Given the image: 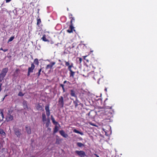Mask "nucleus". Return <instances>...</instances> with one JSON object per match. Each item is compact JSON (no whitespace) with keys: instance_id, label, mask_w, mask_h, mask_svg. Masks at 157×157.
Masks as SVG:
<instances>
[{"instance_id":"nucleus-52","label":"nucleus","mask_w":157,"mask_h":157,"mask_svg":"<svg viewBox=\"0 0 157 157\" xmlns=\"http://www.w3.org/2000/svg\"><path fill=\"white\" fill-rule=\"evenodd\" d=\"M66 82H67V81H64V82L63 83H66Z\"/></svg>"},{"instance_id":"nucleus-59","label":"nucleus","mask_w":157,"mask_h":157,"mask_svg":"<svg viewBox=\"0 0 157 157\" xmlns=\"http://www.w3.org/2000/svg\"><path fill=\"white\" fill-rule=\"evenodd\" d=\"M93 50H91L90 51V52H93Z\"/></svg>"},{"instance_id":"nucleus-33","label":"nucleus","mask_w":157,"mask_h":157,"mask_svg":"<svg viewBox=\"0 0 157 157\" xmlns=\"http://www.w3.org/2000/svg\"><path fill=\"white\" fill-rule=\"evenodd\" d=\"M41 69H40L39 70V72L38 73V76H39L40 75V72L41 71Z\"/></svg>"},{"instance_id":"nucleus-2","label":"nucleus","mask_w":157,"mask_h":157,"mask_svg":"<svg viewBox=\"0 0 157 157\" xmlns=\"http://www.w3.org/2000/svg\"><path fill=\"white\" fill-rule=\"evenodd\" d=\"M8 71V68H5L3 69L0 75V82H1L6 75V73Z\"/></svg>"},{"instance_id":"nucleus-48","label":"nucleus","mask_w":157,"mask_h":157,"mask_svg":"<svg viewBox=\"0 0 157 157\" xmlns=\"http://www.w3.org/2000/svg\"><path fill=\"white\" fill-rule=\"evenodd\" d=\"M76 152L77 153V154H78V151H76Z\"/></svg>"},{"instance_id":"nucleus-37","label":"nucleus","mask_w":157,"mask_h":157,"mask_svg":"<svg viewBox=\"0 0 157 157\" xmlns=\"http://www.w3.org/2000/svg\"><path fill=\"white\" fill-rule=\"evenodd\" d=\"M74 132H75L76 133H78V131L76 129H74Z\"/></svg>"},{"instance_id":"nucleus-26","label":"nucleus","mask_w":157,"mask_h":157,"mask_svg":"<svg viewBox=\"0 0 157 157\" xmlns=\"http://www.w3.org/2000/svg\"><path fill=\"white\" fill-rule=\"evenodd\" d=\"M34 63H35L36 64L38 65V63H39L38 59H35L34 61Z\"/></svg>"},{"instance_id":"nucleus-47","label":"nucleus","mask_w":157,"mask_h":157,"mask_svg":"<svg viewBox=\"0 0 157 157\" xmlns=\"http://www.w3.org/2000/svg\"><path fill=\"white\" fill-rule=\"evenodd\" d=\"M7 50H8L7 49H5L4 50H3V51L5 52L7 51Z\"/></svg>"},{"instance_id":"nucleus-15","label":"nucleus","mask_w":157,"mask_h":157,"mask_svg":"<svg viewBox=\"0 0 157 157\" xmlns=\"http://www.w3.org/2000/svg\"><path fill=\"white\" fill-rule=\"evenodd\" d=\"M0 134L4 136H5L6 135V133L2 129H0Z\"/></svg>"},{"instance_id":"nucleus-19","label":"nucleus","mask_w":157,"mask_h":157,"mask_svg":"<svg viewBox=\"0 0 157 157\" xmlns=\"http://www.w3.org/2000/svg\"><path fill=\"white\" fill-rule=\"evenodd\" d=\"M61 141V140L57 138L56 141V144H60V142Z\"/></svg>"},{"instance_id":"nucleus-36","label":"nucleus","mask_w":157,"mask_h":157,"mask_svg":"<svg viewBox=\"0 0 157 157\" xmlns=\"http://www.w3.org/2000/svg\"><path fill=\"white\" fill-rule=\"evenodd\" d=\"M72 65H69V67H68V69L70 71H71V67H72Z\"/></svg>"},{"instance_id":"nucleus-13","label":"nucleus","mask_w":157,"mask_h":157,"mask_svg":"<svg viewBox=\"0 0 157 157\" xmlns=\"http://www.w3.org/2000/svg\"><path fill=\"white\" fill-rule=\"evenodd\" d=\"M59 104L61 105L62 107L63 106V98L62 97H61L59 98Z\"/></svg>"},{"instance_id":"nucleus-21","label":"nucleus","mask_w":157,"mask_h":157,"mask_svg":"<svg viewBox=\"0 0 157 157\" xmlns=\"http://www.w3.org/2000/svg\"><path fill=\"white\" fill-rule=\"evenodd\" d=\"M71 94L72 96L77 97L76 96V95H75L74 92L73 90H71Z\"/></svg>"},{"instance_id":"nucleus-50","label":"nucleus","mask_w":157,"mask_h":157,"mask_svg":"<svg viewBox=\"0 0 157 157\" xmlns=\"http://www.w3.org/2000/svg\"><path fill=\"white\" fill-rule=\"evenodd\" d=\"M82 60V59L81 58H79V60H80V61H81Z\"/></svg>"},{"instance_id":"nucleus-24","label":"nucleus","mask_w":157,"mask_h":157,"mask_svg":"<svg viewBox=\"0 0 157 157\" xmlns=\"http://www.w3.org/2000/svg\"><path fill=\"white\" fill-rule=\"evenodd\" d=\"M83 45V47H86L85 46L86 45V44H83V43H82V42H81V44H79V45L80 46V47H81L82 45Z\"/></svg>"},{"instance_id":"nucleus-12","label":"nucleus","mask_w":157,"mask_h":157,"mask_svg":"<svg viewBox=\"0 0 157 157\" xmlns=\"http://www.w3.org/2000/svg\"><path fill=\"white\" fill-rule=\"evenodd\" d=\"M27 133L29 134H31V131L30 128V127L26 126L25 127Z\"/></svg>"},{"instance_id":"nucleus-4","label":"nucleus","mask_w":157,"mask_h":157,"mask_svg":"<svg viewBox=\"0 0 157 157\" xmlns=\"http://www.w3.org/2000/svg\"><path fill=\"white\" fill-rule=\"evenodd\" d=\"M21 130L18 128H15L14 129V131L15 134L18 137H20L21 135Z\"/></svg>"},{"instance_id":"nucleus-31","label":"nucleus","mask_w":157,"mask_h":157,"mask_svg":"<svg viewBox=\"0 0 157 157\" xmlns=\"http://www.w3.org/2000/svg\"><path fill=\"white\" fill-rule=\"evenodd\" d=\"M70 72H71V73L70 76H73L74 72H73L72 71H71Z\"/></svg>"},{"instance_id":"nucleus-35","label":"nucleus","mask_w":157,"mask_h":157,"mask_svg":"<svg viewBox=\"0 0 157 157\" xmlns=\"http://www.w3.org/2000/svg\"><path fill=\"white\" fill-rule=\"evenodd\" d=\"M47 68L50 67L51 68H52V65H47Z\"/></svg>"},{"instance_id":"nucleus-29","label":"nucleus","mask_w":157,"mask_h":157,"mask_svg":"<svg viewBox=\"0 0 157 157\" xmlns=\"http://www.w3.org/2000/svg\"><path fill=\"white\" fill-rule=\"evenodd\" d=\"M52 122L54 124H57V122H56L55 120V119H52Z\"/></svg>"},{"instance_id":"nucleus-28","label":"nucleus","mask_w":157,"mask_h":157,"mask_svg":"<svg viewBox=\"0 0 157 157\" xmlns=\"http://www.w3.org/2000/svg\"><path fill=\"white\" fill-rule=\"evenodd\" d=\"M47 122L46 124V125L47 126V127H48V124H49V123H50V120L49 119H48L47 120Z\"/></svg>"},{"instance_id":"nucleus-44","label":"nucleus","mask_w":157,"mask_h":157,"mask_svg":"<svg viewBox=\"0 0 157 157\" xmlns=\"http://www.w3.org/2000/svg\"><path fill=\"white\" fill-rule=\"evenodd\" d=\"M79 105H80L81 106H83V104L81 103H80L79 104Z\"/></svg>"},{"instance_id":"nucleus-16","label":"nucleus","mask_w":157,"mask_h":157,"mask_svg":"<svg viewBox=\"0 0 157 157\" xmlns=\"http://www.w3.org/2000/svg\"><path fill=\"white\" fill-rule=\"evenodd\" d=\"M42 121L43 122H44L46 121V116L45 113H43L42 114Z\"/></svg>"},{"instance_id":"nucleus-60","label":"nucleus","mask_w":157,"mask_h":157,"mask_svg":"<svg viewBox=\"0 0 157 157\" xmlns=\"http://www.w3.org/2000/svg\"><path fill=\"white\" fill-rule=\"evenodd\" d=\"M112 108V106H111V107H110L109 108H110V109H111V108Z\"/></svg>"},{"instance_id":"nucleus-51","label":"nucleus","mask_w":157,"mask_h":157,"mask_svg":"<svg viewBox=\"0 0 157 157\" xmlns=\"http://www.w3.org/2000/svg\"><path fill=\"white\" fill-rule=\"evenodd\" d=\"M79 140H82V139L81 138H79Z\"/></svg>"},{"instance_id":"nucleus-45","label":"nucleus","mask_w":157,"mask_h":157,"mask_svg":"<svg viewBox=\"0 0 157 157\" xmlns=\"http://www.w3.org/2000/svg\"><path fill=\"white\" fill-rule=\"evenodd\" d=\"M18 71H19V70H18V69L16 70L15 71V73H17V72H18Z\"/></svg>"},{"instance_id":"nucleus-11","label":"nucleus","mask_w":157,"mask_h":157,"mask_svg":"<svg viewBox=\"0 0 157 157\" xmlns=\"http://www.w3.org/2000/svg\"><path fill=\"white\" fill-rule=\"evenodd\" d=\"M35 65L33 63H32L31 67H29L28 68V71L30 72H33V70L35 67Z\"/></svg>"},{"instance_id":"nucleus-43","label":"nucleus","mask_w":157,"mask_h":157,"mask_svg":"<svg viewBox=\"0 0 157 157\" xmlns=\"http://www.w3.org/2000/svg\"><path fill=\"white\" fill-rule=\"evenodd\" d=\"M11 0H6V2H10Z\"/></svg>"},{"instance_id":"nucleus-20","label":"nucleus","mask_w":157,"mask_h":157,"mask_svg":"<svg viewBox=\"0 0 157 157\" xmlns=\"http://www.w3.org/2000/svg\"><path fill=\"white\" fill-rule=\"evenodd\" d=\"M79 147L82 148L83 147L85 148V145L81 143H79Z\"/></svg>"},{"instance_id":"nucleus-23","label":"nucleus","mask_w":157,"mask_h":157,"mask_svg":"<svg viewBox=\"0 0 157 157\" xmlns=\"http://www.w3.org/2000/svg\"><path fill=\"white\" fill-rule=\"evenodd\" d=\"M3 109L1 110L0 113L1 114V116L2 117V119L3 118V117H4V115H3Z\"/></svg>"},{"instance_id":"nucleus-8","label":"nucleus","mask_w":157,"mask_h":157,"mask_svg":"<svg viewBox=\"0 0 157 157\" xmlns=\"http://www.w3.org/2000/svg\"><path fill=\"white\" fill-rule=\"evenodd\" d=\"M23 106L25 109L29 110V108L28 107L27 102L26 101H24L23 102Z\"/></svg>"},{"instance_id":"nucleus-3","label":"nucleus","mask_w":157,"mask_h":157,"mask_svg":"<svg viewBox=\"0 0 157 157\" xmlns=\"http://www.w3.org/2000/svg\"><path fill=\"white\" fill-rule=\"evenodd\" d=\"M88 56H84V59L86 60L87 62H88L89 61H90L91 62V64L92 65L94 64H96L97 63V60H95L94 58H92L90 59H88V58L86 59V58L88 57Z\"/></svg>"},{"instance_id":"nucleus-41","label":"nucleus","mask_w":157,"mask_h":157,"mask_svg":"<svg viewBox=\"0 0 157 157\" xmlns=\"http://www.w3.org/2000/svg\"><path fill=\"white\" fill-rule=\"evenodd\" d=\"M30 73H31L30 72H29L28 71V76H29L30 75Z\"/></svg>"},{"instance_id":"nucleus-61","label":"nucleus","mask_w":157,"mask_h":157,"mask_svg":"<svg viewBox=\"0 0 157 157\" xmlns=\"http://www.w3.org/2000/svg\"><path fill=\"white\" fill-rule=\"evenodd\" d=\"M78 105L77 104H76V105H75V106H76Z\"/></svg>"},{"instance_id":"nucleus-22","label":"nucleus","mask_w":157,"mask_h":157,"mask_svg":"<svg viewBox=\"0 0 157 157\" xmlns=\"http://www.w3.org/2000/svg\"><path fill=\"white\" fill-rule=\"evenodd\" d=\"M42 39L43 40H44V41H48V40H47L46 39L45 35H44L43 36V37H42Z\"/></svg>"},{"instance_id":"nucleus-34","label":"nucleus","mask_w":157,"mask_h":157,"mask_svg":"<svg viewBox=\"0 0 157 157\" xmlns=\"http://www.w3.org/2000/svg\"><path fill=\"white\" fill-rule=\"evenodd\" d=\"M41 22L40 19H38L37 20V24L38 25Z\"/></svg>"},{"instance_id":"nucleus-6","label":"nucleus","mask_w":157,"mask_h":157,"mask_svg":"<svg viewBox=\"0 0 157 157\" xmlns=\"http://www.w3.org/2000/svg\"><path fill=\"white\" fill-rule=\"evenodd\" d=\"M79 156L80 157H87V155L86 154V153L83 151H79Z\"/></svg>"},{"instance_id":"nucleus-27","label":"nucleus","mask_w":157,"mask_h":157,"mask_svg":"<svg viewBox=\"0 0 157 157\" xmlns=\"http://www.w3.org/2000/svg\"><path fill=\"white\" fill-rule=\"evenodd\" d=\"M24 95V94H23L21 92H19L18 94V95L20 96H23Z\"/></svg>"},{"instance_id":"nucleus-1","label":"nucleus","mask_w":157,"mask_h":157,"mask_svg":"<svg viewBox=\"0 0 157 157\" xmlns=\"http://www.w3.org/2000/svg\"><path fill=\"white\" fill-rule=\"evenodd\" d=\"M81 117L80 119L81 123L79 125L83 126L88 122V121L90 119L94 118L96 115V113L93 110L88 112L86 109L83 108L82 112L80 113Z\"/></svg>"},{"instance_id":"nucleus-39","label":"nucleus","mask_w":157,"mask_h":157,"mask_svg":"<svg viewBox=\"0 0 157 157\" xmlns=\"http://www.w3.org/2000/svg\"><path fill=\"white\" fill-rule=\"evenodd\" d=\"M79 134H80V135H83V132H80V131H79Z\"/></svg>"},{"instance_id":"nucleus-54","label":"nucleus","mask_w":157,"mask_h":157,"mask_svg":"<svg viewBox=\"0 0 157 157\" xmlns=\"http://www.w3.org/2000/svg\"><path fill=\"white\" fill-rule=\"evenodd\" d=\"M77 145L78 146V143H77Z\"/></svg>"},{"instance_id":"nucleus-42","label":"nucleus","mask_w":157,"mask_h":157,"mask_svg":"<svg viewBox=\"0 0 157 157\" xmlns=\"http://www.w3.org/2000/svg\"><path fill=\"white\" fill-rule=\"evenodd\" d=\"M94 155L96 156V157H100L98 155L96 154H94Z\"/></svg>"},{"instance_id":"nucleus-14","label":"nucleus","mask_w":157,"mask_h":157,"mask_svg":"<svg viewBox=\"0 0 157 157\" xmlns=\"http://www.w3.org/2000/svg\"><path fill=\"white\" fill-rule=\"evenodd\" d=\"M93 78L95 80H98V83L99 84V80L100 78L99 77V76H98L97 75L95 74L93 77Z\"/></svg>"},{"instance_id":"nucleus-46","label":"nucleus","mask_w":157,"mask_h":157,"mask_svg":"<svg viewBox=\"0 0 157 157\" xmlns=\"http://www.w3.org/2000/svg\"><path fill=\"white\" fill-rule=\"evenodd\" d=\"M51 120L52 119L54 118L52 115L51 116Z\"/></svg>"},{"instance_id":"nucleus-9","label":"nucleus","mask_w":157,"mask_h":157,"mask_svg":"<svg viewBox=\"0 0 157 157\" xmlns=\"http://www.w3.org/2000/svg\"><path fill=\"white\" fill-rule=\"evenodd\" d=\"M72 20H71V25L70 27V29H68L67 30V31L69 33H71L72 32V30L74 28V27L72 25Z\"/></svg>"},{"instance_id":"nucleus-17","label":"nucleus","mask_w":157,"mask_h":157,"mask_svg":"<svg viewBox=\"0 0 157 157\" xmlns=\"http://www.w3.org/2000/svg\"><path fill=\"white\" fill-rule=\"evenodd\" d=\"M36 108L38 110H41L42 109V107L41 105L38 104L37 105Z\"/></svg>"},{"instance_id":"nucleus-55","label":"nucleus","mask_w":157,"mask_h":157,"mask_svg":"<svg viewBox=\"0 0 157 157\" xmlns=\"http://www.w3.org/2000/svg\"><path fill=\"white\" fill-rule=\"evenodd\" d=\"M7 96V95H6L5 97H4V98H5Z\"/></svg>"},{"instance_id":"nucleus-57","label":"nucleus","mask_w":157,"mask_h":157,"mask_svg":"<svg viewBox=\"0 0 157 157\" xmlns=\"http://www.w3.org/2000/svg\"><path fill=\"white\" fill-rule=\"evenodd\" d=\"M94 68H95V67H94L93 66H92Z\"/></svg>"},{"instance_id":"nucleus-5","label":"nucleus","mask_w":157,"mask_h":157,"mask_svg":"<svg viewBox=\"0 0 157 157\" xmlns=\"http://www.w3.org/2000/svg\"><path fill=\"white\" fill-rule=\"evenodd\" d=\"M45 109L46 110V115L48 117L50 115V110L49 109V105H47L45 106Z\"/></svg>"},{"instance_id":"nucleus-38","label":"nucleus","mask_w":157,"mask_h":157,"mask_svg":"<svg viewBox=\"0 0 157 157\" xmlns=\"http://www.w3.org/2000/svg\"><path fill=\"white\" fill-rule=\"evenodd\" d=\"M69 63L68 62H66V65L67 66L69 65Z\"/></svg>"},{"instance_id":"nucleus-58","label":"nucleus","mask_w":157,"mask_h":157,"mask_svg":"<svg viewBox=\"0 0 157 157\" xmlns=\"http://www.w3.org/2000/svg\"><path fill=\"white\" fill-rule=\"evenodd\" d=\"M0 49L1 50H3V49L2 48H1Z\"/></svg>"},{"instance_id":"nucleus-18","label":"nucleus","mask_w":157,"mask_h":157,"mask_svg":"<svg viewBox=\"0 0 157 157\" xmlns=\"http://www.w3.org/2000/svg\"><path fill=\"white\" fill-rule=\"evenodd\" d=\"M88 123L90 125H92V126H97L96 125V124H95V123H92L91 122L88 121V122H87V124H88Z\"/></svg>"},{"instance_id":"nucleus-30","label":"nucleus","mask_w":157,"mask_h":157,"mask_svg":"<svg viewBox=\"0 0 157 157\" xmlns=\"http://www.w3.org/2000/svg\"><path fill=\"white\" fill-rule=\"evenodd\" d=\"M58 130L57 128L56 127H55L54 132L55 133H56L58 131Z\"/></svg>"},{"instance_id":"nucleus-10","label":"nucleus","mask_w":157,"mask_h":157,"mask_svg":"<svg viewBox=\"0 0 157 157\" xmlns=\"http://www.w3.org/2000/svg\"><path fill=\"white\" fill-rule=\"evenodd\" d=\"M59 132L60 134L65 138H67L68 136V135L65 133L63 130L60 131Z\"/></svg>"},{"instance_id":"nucleus-56","label":"nucleus","mask_w":157,"mask_h":157,"mask_svg":"<svg viewBox=\"0 0 157 157\" xmlns=\"http://www.w3.org/2000/svg\"><path fill=\"white\" fill-rule=\"evenodd\" d=\"M4 98H4H4H3V99H2V101H3L4 100Z\"/></svg>"},{"instance_id":"nucleus-53","label":"nucleus","mask_w":157,"mask_h":157,"mask_svg":"<svg viewBox=\"0 0 157 157\" xmlns=\"http://www.w3.org/2000/svg\"><path fill=\"white\" fill-rule=\"evenodd\" d=\"M105 90L106 91H107V88H105Z\"/></svg>"},{"instance_id":"nucleus-7","label":"nucleus","mask_w":157,"mask_h":157,"mask_svg":"<svg viewBox=\"0 0 157 157\" xmlns=\"http://www.w3.org/2000/svg\"><path fill=\"white\" fill-rule=\"evenodd\" d=\"M13 118V116L10 114H8L6 117V120L7 121H12Z\"/></svg>"},{"instance_id":"nucleus-40","label":"nucleus","mask_w":157,"mask_h":157,"mask_svg":"<svg viewBox=\"0 0 157 157\" xmlns=\"http://www.w3.org/2000/svg\"><path fill=\"white\" fill-rule=\"evenodd\" d=\"M51 63L52 64L51 65H52V66L53 65H54L55 64V62H52Z\"/></svg>"},{"instance_id":"nucleus-25","label":"nucleus","mask_w":157,"mask_h":157,"mask_svg":"<svg viewBox=\"0 0 157 157\" xmlns=\"http://www.w3.org/2000/svg\"><path fill=\"white\" fill-rule=\"evenodd\" d=\"M14 38V36H11L8 40V42H10L13 40Z\"/></svg>"},{"instance_id":"nucleus-49","label":"nucleus","mask_w":157,"mask_h":157,"mask_svg":"<svg viewBox=\"0 0 157 157\" xmlns=\"http://www.w3.org/2000/svg\"><path fill=\"white\" fill-rule=\"evenodd\" d=\"M1 84L0 86V92L1 91Z\"/></svg>"},{"instance_id":"nucleus-32","label":"nucleus","mask_w":157,"mask_h":157,"mask_svg":"<svg viewBox=\"0 0 157 157\" xmlns=\"http://www.w3.org/2000/svg\"><path fill=\"white\" fill-rule=\"evenodd\" d=\"M60 86L62 87L63 91L64 92L65 91V90H64V85L62 84H61Z\"/></svg>"}]
</instances>
